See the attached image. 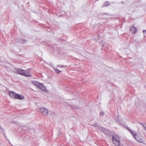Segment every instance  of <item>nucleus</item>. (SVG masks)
<instances>
[{"mask_svg": "<svg viewBox=\"0 0 146 146\" xmlns=\"http://www.w3.org/2000/svg\"><path fill=\"white\" fill-rule=\"evenodd\" d=\"M24 96L22 95H19L18 94H16L14 98L19 100H22L24 99Z\"/></svg>", "mask_w": 146, "mask_h": 146, "instance_id": "nucleus-4", "label": "nucleus"}, {"mask_svg": "<svg viewBox=\"0 0 146 146\" xmlns=\"http://www.w3.org/2000/svg\"><path fill=\"white\" fill-rule=\"evenodd\" d=\"M40 112L44 115H48V112L47 109L43 108H40Z\"/></svg>", "mask_w": 146, "mask_h": 146, "instance_id": "nucleus-3", "label": "nucleus"}, {"mask_svg": "<svg viewBox=\"0 0 146 146\" xmlns=\"http://www.w3.org/2000/svg\"><path fill=\"white\" fill-rule=\"evenodd\" d=\"M100 38L99 34H97L95 36V38L96 39H98Z\"/></svg>", "mask_w": 146, "mask_h": 146, "instance_id": "nucleus-12", "label": "nucleus"}, {"mask_svg": "<svg viewBox=\"0 0 146 146\" xmlns=\"http://www.w3.org/2000/svg\"><path fill=\"white\" fill-rule=\"evenodd\" d=\"M38 88L43 91H44L46 90V88L42 84H40Z\"/></svg>", "mask_w": 146, "mask_h": 146, "instance_id": "nucleus-10", "label": "nucleus"}, {"mask_svg": "<svg viewBox=\"0 0 146 146\" xmlns=\"http://www.w3.org/2000/svg\"><path fill=\"white\" fill-rule=\"evenodd\" d=\"M101 115H102L103 114H104L102 113H101Z\"/></svg>", "mask_w": 146, "mask_h": 146, "instance_id": "nucleus-14", "label": "nucleus"}, {"mask_svg": "<svg viewBox=\"0 0 146 146\" xmlns=\"http://www.w3.org/2000/svg\"><path fill=\"white\" fill-rule=\"evenodd\" d=\"M16 94L13 92L10 91L9 92V95L11 97L14 98Z\"/></svg>", "mask_w": 146, "mask_h": 146, "instance_id": "nucleus-7", "label": "nucleus"}, {"mask_svg": "<svg viewBox=\"0 0 146 146\" xmlns=\"http://www.w3.org/2000/svg\"><path fill=\"white\" fill-rule=\"evenodd\" d=\"M112 139V142L115 145L117 146L119 145L120 139L118 135H113Z\"/></svg>", "mask_w": 146, "mask_h": 146, "instance_id": "nucleus-2", "label": "nucleus"}, {"mask_svg": "<svg viewBox=\"0 0 146 146\" xmlns=\"http://www.w3.org/2000/svg\"><path fill=\"white\" fill-rule=\"evenodd\" d=\"M131 134L133 136L134 138L137 141L140 143H143L144 141V138L140 134H137L135 133L134 131L131 130H129Z\"/></svg>", "mask_w": 146, "mask_h": 146, "instance_id": "nucleus-1", "label": "nucleus"}, {"mask_svg": "<svg viewBox=\"0 0 146 146\" xmlns=\"http://www.w3.org/2000/svg\"><path fill=\"white\" fill-rule=\"evenodd\" d=\"M143 126L145 130L146 131V123L143 124L142 123H140Z\"/></svg>", "mask_w": 146, "mask_h": 146, "instance_id": "nucleus-13", "label": "nucleus"}, {"mask_svg": "<svg viewBox=\"0 0 146 146\" xmlns=\"http://www.w3.org/2000/svg\"><path fill=\"white\" fill-rule=\"evenodd\" d=\"M130 30L133 34L135 33L137 31V29L134 27H131L130 29Z\"/></svg>", "mask_w": 146, "mask_h": 146, "instance_id": "nucleus-9", "label": "nucleus"}, {"mask_svg": "<svg viewBox=\"0 0 146 146\" xmlns=\"http://www.w3.org/2000/svg\"><path fill=\"white\" fill-rule=\"evenodd\" d=\"M25 72V70H24L21 69H19L17 70L18 73L19 74L23 76Z\"/></svg>", "mask_w": 146, "mask_h": 146, "instance_id": "nucleus-6", "label": "nucleus"}, {"mask_svg": "<svg viewBox=\"0 0 146 146\" xmlns=\"http://www.w3.org/2000/svg\"><path fill=\"white\" fill-rule=\"evenodd\" d=\"M32 83L37 87L38 88L40 84L41 83H40L36 81H33L32 82Z\"/></svg>", "mask_w": 146, "mask_h": 146, "instance_id": "nucleus-8", "label": "nucleus"}, {"mask_svg": "<svg viewBox=\"0 0 146 146\" xmlns=\"http://www.w3.org/2000/svg\"><path fill=\"white\" fill-rule=\"evenodd\" d=\"M54 70L55 72L57 74H59L61 72V71L60 70L57 69H55Z\"/></svg>", "mask_w": 146, "mask_h": 146, "instance_id": "nucleus-11", "label": "nucleus"}, {"mask_svg": "<svg viewBox=\"0 0 146 146\" xmlns=\"http://www.w3.org/2000/svg\"><path fill=\"white\" fill-rule=\"evenodd\" d=\"M23 76L26 77H30L32 75L30 72L25 70V72H24Z\"/></svg>", "mask_w": 146, "mask_h": 146, "instance_id": "nucleus-5", "label": "nucleus"}]
</instances>
